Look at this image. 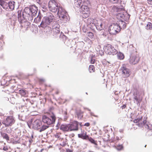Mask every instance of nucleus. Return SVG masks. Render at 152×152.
I'll return each instance as SVG.
<instances>
[{
  "label": "nucleus",
  "instance_id": "f257e3e1",
  "mask_svg": "<svg viewBox=\"0 0 152 152\" xmlns=\"http://www.w3.org/2000/svg\"><path fill=\"white\" fill-rule=\"evenodd\" d=\"M38 9L35 6L32 5L29 7H26L23 12H18V20L20 23L25 22V21H31L34 17L37 15Z\"/></svg>",
  "mask_w": 152,
  "mask_h": 152
},
{
  "label": "nucleus",
  "instance_id": "f03ea898",
  "mask_svg": "<svg viewBox=\"0 0 152 152\" xmlns=\"http://www.w3.org/2000/svg\"><path fill=\"white\" fill-rule=\"evenodd\" d=\"M48 6L50 10L53 12H57V14L59 18L62 22L66 23L68 20L67 13L62 7L58 6L55 0H51L49 3Z\"/></svg>",
  "mask_w": 152,
  "mask_h": 152
},
{
  "label": "nucleus",
  "instance_id": "7ed1b4c3",
  "mask_svg": "<svg viewBox=\"0 0 152 152\" xmlns=\"http://www.w3.org/2000/svg\"><path fill=\"white\" fill-rule=\"evenodd\" d=\"M53 17L52 14H50L49 16L45 17L42 20L40 25L38 26V27L44 28H46L48 29V31H46V32H50L52 31L51 28L48 26L51 25L53 24Z\"/></svg>",
  "mask_w": 152,
  "mask_h": 152
},
{
  "label": "nucleus",
  "instance_id": "20e7f679",
  "mask_svg": "<svg viewBox=\"0 0 152 152\" xmlns=\"http://www.w3.org/2000/svg\"><path fill=\"white\" fill-rule=\"evenodd\" d=\"M56 119L55 115L53 113L49 116L45 115L42 117V121L43 123L48 125L54 124Z\"/></svg>",
  "mask_w": 152,
  "mask_h": 152
},
{
  "label": "nucleus",
  "instance_id": "39448f33",
  "mask_svg": "<svg viewBox=\"0 0 152 152\" xmlns=\"http://www.w3.org/2000/svg\"><path fill=\"white\" fill-rule=\"evenodd\" d=\"M104 48L106 53L110 55H114L118 53L117 50L110 44H107L105 45Z\"/></svg>",
  "mask_w": 152,
  "mask_h": 152
},
{
  "label": "nucleus",
  "instance_id": "423d86ee",
  "mask_svg": "<svg viewBox=\"0 0 152 152\" xmlns=\"http://www.w3.org/2000/svg\"><path fill=\"white\" fill-rule=\"evenodd\" d=\"M116 23L112 24L109 27L108 31L110 34L115 35L120 31L119 27Z\"/></svg>",
  "mask_w": 152,
  "mask_h": 152
},
{
  "label": "nucleus",
  "instance_id": "0eeeda50",
  "mask_svg": "<svg viewBox=\"0 0 152 152\" xmlns=\"http://www.w3.org/2000/svg\"><path fill=\"white\" fill-rule=\"evenodd\" d=\"M134 122L135 123H138V125L139 126L142 127L144 126L146 128L151 129L149 128L148 125L146 123V119L144 118L142 121V116H139L138 118H137V119H135Z\"/></svg>",
  "mask_w": 152,
  "mask_h": 152
},
{
  "label": "nucleus",
  "instance_id": "6e6552de",
  "mask_svg": "<svg viewBox=\"0 0 152 152\" xmlns=\"http://www.w3.org/2000/svg\"><path fill=\"white\" fill-rule=\"evenodd\" d=\"M15 122L14 118L12 116H10L5 118L2 121V123L5 125V127L11 126Z\"/></svg>",
  "mask_w": 152,
  "mask_h": 152
},
{
  "label": "nucleus",
  "instance_id": "1a4fd4ad",
  "mask_svg": "<svg viewBox=\"0 0 152 152\" xmlns=\"http://www.w3.org/2000/svg\"><path fill=\"white\" fill-rule=\"evenodd\" d=\"M80 11L83 14V17L87 18L89 15L90 11L89 8L85 5H82L80 8Z\"/></svg>",
  "mask_w": 152,
  "mask_h": 152
},
{
  "label": "nucleus",
  "instance_id": "9d476101",
  "mask_svg": "<svg viewBox=\"0 0 152 152\" xmlns=\"http://www.w3.org/2000/svg\"><path fill=\"white\" fill-rule=\"evenodd\" d=\"M116 18L118 20L126 21L129 18V16L126 12H120L116 15Z\"/></svg>",
  "mask_w": 152,
  "mask_h": 152
},
{
  "label": "nucleus",
  "instance_id": "9b49d317",
  "mask_svg": "<svg viewBox=\"0 0 152 152\" xmlns=\"http://www.w3.org/2000/svg\"><path fill=\"white\" fill-rule=\"evenodd\" d=\"M69 131H77L78 130V123L77 121H74L71 124H69Z\"/></svg>",
  "mask_w": 152,
  "mask_h": 152
},
{
  "label": "nucleus",
  "instance_id": "f8f14e48",
  "mask_svg": "<svg viewBox=\"0 0 152 152\" xmlns=\"http://www.w3.org/2000/svg\"><path fill=\"white\" fill-rule=\"evenodd\" d=\"M42 124V122L39 120H36L32 123V127L34 129H39L41 127Z\"/></svg>",
  "mask_w": 152,
  "mask_h": 152
},
{
  "label": "nucleus",
  "instance_id": "ddd939ff",
  "mask_svg": "<svg viewBox=\"0 0 152 152\" xmlns=\"http://www.w3.org/2000/svg\"><path fill=\"white\" fill-rule=\"evenodd\" d=\"M139 58L138 56L135 55H132L130 57L129 62L130 64H135L139 61Z\"/></svg>",
  "mask_w": 152,
  "mask_h": 152
},
{
  "label": "nucleus",
  "instance_id": "4468645a",
  "mask_svg": "<svg viewBox=\"0 0 152 152\" xmlns=\"http://www.w3.org/2000/svg\"><path fill=\"white\" fill-rule=\"evenodd\" d=\"M121 70L122 72V75L124 77H129L130 75V72L129 70L125 66H124L122 68Z\"/></svg>",
  "mask_w": 152,
  "mask_h": 152
},
{
  "label": "nucleus",
  "instance_id": "2eb2a0df",
  "mask_svg": "<svg viewBox=\"0 0 152 152\" xmlns=\"http://www.w3.org/2000/svg\"><path fill=\"white\" fill-rule=\"evenodd\" d=\"M122 2H121V7H117L116 6H114L113 7L112 10L115 12H118L121 11H123L124 10V7L125 5L123 4V5H122Z\"/></svg>",
  "mask_w": 152,
  "mask_h": 152
},
{
  "label": "nucleus",
  "instance_id": "dca6fc26",
  "mask_svg": "<svg viewBox=\"0 0 152 152\" xmlns=\"http://www.w3.org/2000/svg\"><path fill=\"white\" fill-rule=\"evenodd\" d=\"M133 99L134 102L139 106L141 101V99H140V96L137 94H134Z\"/></svg>",
  "mask_w": 152,
  "mask_h": 152
},
{
  "label": "nucleus",
  "instance_id": "f3484780",
  "mask_svg": "<svg viewBox=\"0 0 152 152\" xmlns=\"http://www.w3.org/2000/svg\"><path fill=\"white\" fill-rule=\"evenodd\" d=\"M81 129V133L80 134H78V137L83 140H86L88 137V135H87L86 132L84 130H82V129Z\"/></svg>",
  "mask_w": 152,
  "mask_h": 152
},
{
  "label": "nucleus",
  "instance_id": "a211bd4d",
  "mask_svg": "<svg viewBox=\"0 0 152 152\" xmlns=\"http://www.w3.org/2000/svg\"><path fill=\"white\" fill-rule=\"evenodd\" d=\"M116 23L118 26L119 27L120 31L121 29H124L126 27V23L123 20H118Z\"/></svg>",
  "mask_w": 152,
  "mask_h": 152
},
{
  "label": "nucleus",
  "instance_id": "6ab92c4d",
  "mask_svg": "<svg viewBox=\"0 0 152 152\" xmlns=\"http://www.w3.org/2000/svg\"><path fill=\"white\" fill-rule=\"evenodd\" d=\"M53 25H52V28L54 31H55L57 33H59L60 30L59 27L60 26L56 22H53Z\"/></svg>",
  "mask_w": 152,
  "mask_h": 152
},
{
  "label": "nucleus",
  "instance_id": "aec40b11",
  "mask_svg": "<svg viewBox=\"0 0 152 152\" xmlns=\"http://www.w3.org/2000/svg\"><path fill=\"white\" fill-rule=\"evenodd\" d=\"M60 129L64 132H69V124H62L60 127Z\"/></svg>",
  "mask_w": 152,
  "mask_h": 152
},
{
  "label": "nucleus",
  "instance_id": "412c9836",
  "mask_svg": "<svg viewBox=\"0 0 152 152\" xmlns=\"http://www.w3.org/2000/svg\"><path fill=\"white\" fill-rule=\"evenodd\" d=\"M0 5L4 9L8 10V3L4 0H0Z\"/></svg>",
  "mask_w": 152,
  "mask_h": 152
},
{
  "label": "nucleus",
  "instance_id": "4be33fe9",
  "mask_svg": "<svg viewBox=\"0 0 152 152\" xmlns=\"http://www.w3.org/2000/svg\"><path fill=\"white\" fill-rule=\"evenodd\" d=\"M15 2L13 1H10L8 2V10H14L15 5Z\"/></svg>",
  "mask_w": 152,
  "mask_h": 152
},
{
  "label": "nucleus",
  "instance_id": "5701e85b",
  "mask_svg": "<svg viewBox=\"0 0 152 152\" xmlns=\"http://www.w3.org/2000/svg\"><path fill=\"white\" fill-rule=\"evenodd\" d=\"M96 27L97 29L99 30H102L104 28V26L103 24L101 23H98L96 26Z\"/></svg>",
  "mask_w": 152,
  "mask_h": 152
},
{
  "label": "nucleus",
  "instance_id": "b1692460",
  "mask_svg": "<svg viewBox=\"0 0 152 152\" xmlns=\"http://www.w3.org/2000/svg\"><path fill=\"white\" fill-rule=\"evenodd\" d=\"M1 135L4 139H6L8 141L10 140L8 134L6 133L1 132Z\"/></svg>",
  "mask_w": 152,
  "mask_h": 152
},
{
  "label": "nucleus",
  "instance_id": "393cba45",
  "mask_svg": "<svg viewBox=\"0 0 152 152\" xmlns=\"http://www.w3.org/2000/svg\"><path fill=\"white\" fill-rule=\"evenodd\" d=\"M82 0H74V3L75 5L77 7H79L82 4Z\"/></svg>",
  "mask_w": 152,
  "mask_h": 152
},
{
  "label": "nucleus",
  "instance_id": "a878e982",
  "mask_svg": "<svg viewBox=\"0 0 152 152\" xmlns=\"http://www.w3.org/2000/svg\"><path fill=\"white\" fill-rule=\"evenodd\" d=\"M49 126H47L45 125H42V126L41 128L39 129L40 130H39V132H41L42 131H43L48 128Z\"/></svg>",
  "mask_w": 152,
  "mask_h": 152
},
{
  "label": "nucleus",
  "instance_id": "bb28decb",
  "mask_svg": "<svg viewBox=\"0 0 152 152\" xmlns=\"http://www.w3.org/2000/svg\"><path fill=\"white\" fill-rule=\"evenodd\" d=\"M78 118L81 119L83 117V113L80 110L77 111L76 112Z\"/></svg>",
  "mask_w": 152,
  "mask_h": 152
},
{
  "label": "nucleus",
  "instance_id": "cd10ccee",
  "mask_svg": "<svg viewBox=\"0 0 152 152\" xmlns=\"http://www.w3.org/2000/svg\"><path fill=\"white\" fill-rule=\"evenodd\" d=\"M87 140H88L91 143L94 144L95 145H97L96 141L91 137H89L88 136Z\"/></svg>",
  "mask_w": 152,
  "mask_h": 152
},
{
  "label": "nucleus",
  "instance_id": "c85d7f7f",
  "mask_svg": "<svg viewBox=\"0 0 152 152\" xmlns=\"http://www.w3.org/2000/svg\"><path fill=\"white\" fill-rule=\"evenodd\" d=\"M86 35L91 39H93L94 37L93 34L92 32L90 31L87 32Z\"/></svg>",
  "mask_w": 152,
  "mask_h": 152
},
{
  "label": "nucleus",
  "instance_id": "c756f323",
  "mask_svg": "<svg viewBox=\"0 0 152 152\" xmlns=\"http://www.w3.org/2000/svg\"><path fill=\"white\" fill-rule=\"evenodd\" d=\"M93 20L92 18H88L87 19V21H86V23H87V25H90L91 24H94V23L93 22Z\"/></svg>",
  "mask_w": 152,
  "mask_h": 152
},
{
  "label": "nucleus",
  "instance_id": "7c9ffc66",
  "mask_svg": "<svg viewBox=\"0 0 152 152\" xmlns=\"http://www.w3.org/2000/svg\"><path fill=\"white\" fill-rule=\"evenodd\" d=\"M41 18V16L38 15L37 17L35 18L34 21L36 23H38L40 21Z\"/></svg>",
  "mask_w": 152,
  "mask_h": 152
},
{
  "label": "nucleus",
  "instance_id": "2f4dec72",
  "mask_svg": "<svg viewBox=\"0 0 152 152\" xmlns=\"http://www.w3.org/2000/svg\"><path fill=\"white\" fill-rule=\"evenodd\" d=\"M117 56L120 59H123L124 58V54L121 53H118Z\"/></svg>",
  "mask_w": 152,
  "mask_h": 152
},
{
  "label": "nucleus",
  "instance_id": "473e14b6",
  "mask_svg": "<svg viewBox=\"0 0 152 152\" xmlns=\"http://www.w3.org/2000/svg\"><path fill=\"white\" fill-rule=\"evenodd\" d=\"M19 92L22 96H25L26 94V91L23 90H20Z\"/></svg>",
  "mask_w": 152,
  "mask_h": 152
},
{
  "label": "nucleus",
  "instance_id": "72a5a7b5",
  "mask_svg": "<svg viewBox=\"0 0 152 152\" xmlns=\"http://www.w3.org/2000/svg\"><path fill=\"white\" fill-rule=\"evenodd\" d=\"M152 28V24L148 22L146 25V28L147 30L150 29Z\"/></svg>",
  "mask_w": 152,
  "mask_h": 152
},
{
  "label": "nucleus",
  "instance_id": "f704fd0d",
  "mask_svg": "<svg viewBox=\"0 0 152 152\" xmlns=\"http://www.w3.org/2000/svg\"><path fill=\"white\" fill-rule=\"evenodd\" d=\"M95 70L94 66L93 65H90L89 67V70L90 72H94Z\"/></svg>",
  "mask_w": 152,
  "mask_h": 152
},
{
  "label": "nucleus",
  "instance_id": "c9c22d12",
  "mask_svg": "<svg viewBox=\"0 0 152 152\" xmlns=\"http://www.w3.org/2000/svg\"><path fill=\"white\" fill-rule=\"evenodd\" d=\"M116 148L118 151H121L123 148V146L122 145H119L116 147Z\"/></svg>",
  "mask_w": 152,
  "mask_h": 152
},
{
  "label": "nucleus",
  "instance_id": "e433bc0d",
  "mask_svg": "<svg viewBox=\"0 0 152 152\" xmlns=\"http://www.w3.org/2000/svg\"><path fill=\"white\" fill-rule=\"evenodd\" d=\"M96 60L95 59V57H94L92 56L90 58V62L91 64H94L95 61H96Z\"/></svg>",
  "mask_w": 152,
  "mask_h": 152
},
{
  "label": "nucleus",
  "instance_id": "4c0bfd02",
  "mask_svg": "<svg viewBox=\"0 0 152 152\" xmlns=\"http://www.w3.org/2000/svg\"><path fill=\"white\" fill-rule=\"evenodd\" d=\"M110 1L114 4L118 3L120 1V0H110Z\"/></svg>",
  "mask_w": 152,
  "mask_h": 152
},
{
  "label": "nucleus",
  "instance_id": "58836bf2",
  "mask_svg": "<svg viewBox=\"0 0 152 152\" xmlns=\"http://www.w3.org/2000/svg\"><path fill=\"white\" fill-rule=\"evenodd\" d=\"M82 30L83 32L85 33L87 32L88 30L86 27L85 26H84L82 28Z\"/></svg>",
  "mask_w": 152,
  "mask_h": 152
},
{
  "label": "nucleus",
  "instance_id": "ea45409f",
  "mask_svg": "<svg viewBox=\"0 0 152 152\" xmlns=\"http://www.w3.org/2000/svg\"><path fill=\"white\" fill-rule=\"evenodd\" d=\"M104 31H103V33L102 34V35H103V36L105 37L107 36V32L105 31L104 30Z\"/></svg>",
  "mask_w": 152,
  "mask_h": 152
},
{
  "label": "nucleus",
  "instance_id": "a19ab883",
  "mask_svg": "<svg viewBox=\"0 0 152 152\" xmlns=\"http://www.w3.org/2000/svg\"><path fill=\"white\" fill-rule=\"evenodd\" d=\"M99 55L101 56H102L104 55V53L103 51L102 50H99Z\"/></svg>",
  "mask_w": 152,
  "mask_h": 152
},
{
  "label": "nucleus",
  "instance_id": "79ce46f5",
  "mask_svg": "<svg viewBox=\"0 0 152 152\" xmlns=\"http://www.w3.org/2000/svg\"><path fill=\"white\" fill-rule=\"evenodd\" d=\"M60 125V124H59L58 122L57 124L56 125V129H58L59 128V126Z\"/></svg>",
  "mask_w": 152,
  "mask_h": 152
},
{
  "label": "nucleus",
  "instance_id": "37998d69",
  "mask_svg": "<svg viewBox=\"0 0 152 152\" xmlns=\"http://www.w3.org/2000/svg\"><path fill=\"white\" fill-rule=\"evenodd\" d=\"M3 150L4 151H7L8 150V149L7 147L4 146L3 147Z\"/></svg>",
  "mask_w": 152,
  "mask_h": 152
},
{
  "label": "nucleus",
  "instance_id": "c03bdc74",
  "mask_svg": "<svg viewBox=\"0 0 152 152\" xmlns=\"http://www.w3.org/2000/svg\"><path fill=\"white\" fill-rule=\"evenodd\" d=\"M149 4L152 5V0H147Z\"/></svg>",
  "mask_w": 152,
  "mask_h": 152
},
{
  "label": "nucleus",
  "instance_id": "a18cd8bd",
  "mask_svg": "<svg viewBox=\"0 0 152 152\" xmlns=\"http://www.w3.org/2000/svg\"><path fill=\"white\" fill-rule=\"evenodd\" d=\"M60 136L59 134H57L55 135V137L58 138H59L60 137Z\"/></svg>",
  "mask_w": 152,
  "mask_h": 152
},
{
  "label": "nucleus",
  "instance_id": "49530a36",
  "mask_svg": "<svg viewBox=\"0 0 152 152\" xmlns=\"http://www.w3.org/2000/svg\"><path fill=\"white\" fill-rule=\"evenodd\" d=\"M90 125V124L88 123H85V124L84 125V126H88Z\"/></svg>",
  "mask_w": 152,
  "mask_h": 152
},
{
  "label": "nucleus",
  "instance_id": "de8ad7c7",
  "mask_svg": "<svg viewBox=\"0 0 152 152\" xmlns=\"http://www.w3.org/2000/svg\"><path fill=\"white\" fill-rule=\"evenodd\" d=\"M123 137V136L122 137H120V138H119V137H116V139L118 140H120Z\"/></svg>",
  "mask_w": 152,
  "mask_h": 152
},
{
  "label": "nucleus",
  "instance_id": "09e8293b",
  "mask_svg": "<svg viewBox=\"0 0 152 152\" xmlns=\"http://www.w3.org/2000/svg\"><path fill=\"white\" fill-rule=\"evenodd\" d=\"M39 4L41 3H40V0H35Z\"/></svg>",
  "mask_w": 152,
  "mask_h": 152
},
{
  "label": "nucleus",
  "instance_id": "8fccbe9b",
  "mask_svg": "<svg viewBox=\"0 0 152 152\" xmlns=\"http://www.w3.org/2000/svg\"><path fill=\"white\" fill-rule=\"evenodd\" d=\"M120 0V1L119 2V3L120 2V4L121 5V2H122V5H123V4H124V1H121V0ZM125 5V4H124Z\"/></svg>",
  "mask_w": 152,
  "mask_h": 152
},
{
  "label": "nucleus",
  "instance_id": "3c124183",
  "mask_svg": "<svg viewBox=\"0 0 152 152\" xmlns=\"http://www.w3.org/2000/svg\"><path fill=\"white\" fill-rule=\"evenodd\" d=\"M67 152H72V151L69 149L67 150Z\"/></svg>",
  "mask_w": 152,
  "mask_h": 152
},
{
  "label": "nucleus",
  "instance_id": "603ef678",
  "mask_svg": "<svg viewBox=\"0 0 152 152\" xmlns=\"http://www.w3.org/2000/svg\"><path fill=\"white\" fill-rule=\"evenodd\" d=\"M126 107V106L125 105H123L121 107L122 109H124V108H125Z\"/></svg>",
  "mask_w": 152,
  "mask_h": 152
},
{
  "label": "nucleus",
  "instance_id": "864d4df0",
  "mask_svg": "<svg viewBox=\"0 0 152 152\" xmlns=\"http://www.w3.org/2000/svg\"><path fill=\"white\" fill-rule=\"evenodd\" d=\"M29 141L30 142H32L33 141V140L31 139H30L29 140Z\"/></svg>",
  "mask_w": 152,
  "mask_h": 152
},
{
  "label": "nucleus",
  "instance_id": "5fc2aeb1",
  "mask_svg": "<svg viewBox=\"0 0 152 152\" xmlns=\"http://www.w3.org/2000/svg\"><path fill=\"white\" fill-rule=\"evenodd\" d=\"M33 138H34L33 136V135H32L31 136V139L32 140V139Z\"/></svg>",
  "mask_w": 152,
  "mask_h": 152
},
{
  "label": "nucleus",
  "instance_id": "6e6d98bb",
  "mask_svg": "<svg viewBox=\"0 0 152 152\" xmlns=\"http://www.w3.org/2000/svg\"><path fill=\"white\" fill-rule=\"evenodd\" d=\"M84 109H87L89 111H90V110H91L90 109H89L88 108H84Z\"/></svg>",
  "mask_w": 152,
  "mask_h": 152
},
{
  "label": "nucleus",
  "instance_id": "4d7b16f0",
  "mask_svg": "<svg viewBox=\"0 0 152 152\" xmlns=\"http://www.w3.org/2000/svg\"><path fill=\"white\" fill-rule=\"evenodd\" d=\"M0 152H4L3 151L1 150L0 149Z\"/></svg>",
  "mask_w": 152,
  "mask_h": 152
},
{
  "label": "nucleus",
  "instance_id": "13d9d810",
  "mask_svg": "<svg viewBox=\"0 0 152 152\" xmlns=\"http://www.w3.org/2000/svg\"><path fill=\"white\" fill-rule=\"evenodd\" d=\"M64 114H65L66 115L67 114V112H66V111H65V112H64Z\"/></svg>",
  "mask_w": 152,
  "mask_h": 152
},
{
  "label": "nucleus",
  "instance_id": "bf43d9fd",
  "mask_svg": "<svg viewBox=\"0 0 152 152\" xmlns=\"http://www.w3.org/2000/svg\"><path fill=\"white\" fill-rule=\"evenodd\" d=\"M41 81H44V80L43 79H41Z\"/></svg>",
  "mask_w": 152,
  "mask_h": 152
},
{
  "label": "nucleus",
  "instance_id": "052dcab7",
  "mask_svg": "<svg viewBox=\"0 0 152 152\" xmlns=\"http://www.w3.org/2000/svg\"><path fill=\"white\" fill-rule=\"evenodd\" d=\"M91 113V115H93L92 113Z\"/></svg>",
  "mask_w": 152,
  "mask_h": 152
},
{
  "label": "nucleus",
  "instance_id": "680f3d73",
  "mask_svg": "<svg viewBox=\"0 0 152 152\" xmlns=\"http://www.w3.org/2000/svg\"><path fill=\"white\" fill-rule=\"evenodd\" d=\"M1 121H0V126H1Z\"/></svg>",
  "mask_w": 152,
  "mask_h": 152
},
{
  "label": "nucleus",
  "instance_id": "e2e57ef3",
  "mask_svg": "<svg viewBox=\"0 0 152 152\" xmlns=\"http://www.w3.org/2000/svg\"><path fill=\"white\" fill-rule=\"evenodd\" d=\"M146 145H145V147H146Z\"/></svg>",
  "mask_w": 152,
  "mask_h": 152
},
{
  "label": "nucleus",
  "instance_id": "0e129e2a",
  "mask_svg": "<svg viewBox=\"0 0 152 152\" xmlns=\"http://www.w3.org/2000/svg\"><path fill=\"white\" fill-rule=\"evenodd\" d=\"M86 94H87V93H86Z\"/></svg>",
  "mask_w": 152,
  "mask_h": 152
},
{
  "label": "nucleus",
  "instance_id": "69168bd1",
  "mask_svg": "<svg viewBox=\"0 0 152 152\" xmlns=\"http://www.w3.org/2000/svg\"><path fill=\"white\" fill-rule=\"evenodd\" d=\"M81 123H80V125H81Z\"/></svg>",
  "mask_w": 152,
  "mask_h": 152
},
{
  "label": "nucleus",
  "instance_id": "338daca9",
  "mask_svg": "<svg viewBox=\"0 0 152 152\" xmlns=\"http://www.w3.org/2000/svg\"><path fill=\"white\" fill-rule=\"evenodd\" d=\"M0 121H1L0 120Z\"/></svg>",
  "mask_w": 152,
  "mask_h": 152
}]
</instances>
